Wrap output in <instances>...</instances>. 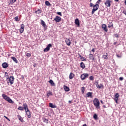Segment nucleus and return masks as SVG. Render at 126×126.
Returning <instances> with one entry per match:
<instances>
[{"label": "nucleus", "instance_id": "nucleus-1", "mask_svg": "<svg viewBox=\"0 0 126 126\" xmlns=\"http://www.w3.org/2000/svg\"><path fill=\"white\" fill-rule=\"evenodd\" d=\"M94 105L96 108V109H100V101L97 98H94Z\"/></svg>", "mask_w": 126, "mask_h": 126}, {"label": "nucleus", "instance_id": "nucleus-2", "mask_svg": "<svg viewBox=\"0 0 126 126\" xmlns=\"http://www.w3.org/2000/svg\"><path fill=\"white\" fill-rule=\"evenodd\" d=\"M98 8H99V4H96L95 5H94L93 10L92 11V14H94L95 11L98 10Z\"/></svg>", "mask_w": 126, "mask_h": 126}, {"label": "nucleus", "instance_id": "nucleus-3", "mask_svg": "<svg viewBox=\"0 0 126 126\" xmlns=\"http://www.w3.org/2000/svg\"><path fill=\"white\" fill-rule=\"evenodd\" d=\"M88 76H89V74L88 73H84L81 75V79L82 80H84V79H85V78H87Z\"/></svg>", "mask_w": 126, "mask_h": 126}, {"label": "nucleus", "instance_id": "nucleus-4", "mask_svg": "<svg viewBox=\"0 0 126 126\" xmlns=\"http://www.w3.org/2000/svg\"><path fill=\"white\" fill-rule=\"evenodd\" d=\"M8 81L10 82L11 85L13 84L14 82V77L13 76H10L8 78Z\"/></svg>", "mask_w": 126, "mask_h": 126}, {"label": "nucleus", "instance_id": "nucleus-5", "mask_svg": "<svg viewBox=\"0 0 126 126\" xmlns=\"http://www.w3.org/2000/svg\"><path fill=\"white\" fill-rule=\"evenodd\" d=\"M119 97H120V94H119V93L115 94L114 95V101H115L116 103L118 104V101L119 100Z\"/></svg>", "mask_w": 126, "mask_h": 126}, {"label": "nucleus", "instance_id": "nucleus-6", "mask_svg": "<svg viewBox=\"0 0 126 126\" xmlns=\"http://www.w3.org/2000/svg\"><path fill=\"white\" fill-rule=\"evenodd\" d=\"M104 4L107 7H110L111 6V0H107L104 3Z\"/></svg>", "mask_w": 126, "mask_h": 126}, {"label": "nucleus", "instance_id": "nucleus-7", "mask_svg": "<svg viewBox=\"0 0 126 126\" xmlns=\"http://www.w3.org/2000/svg\"><path fill=\"white\" fill-rule=\"evenodd\" d=\"M52 47V44H49L47 45L46 48L44 49V52H48L50 51V48Z\"/></svg>", "mask_w": 126, "mask_h": 126}, {"label": "nucleus", "instance_id": "nucleus-8", "mask_svg": "<svg viewBox=\"0 0 126 126\" xmlns=\"http://www.w3.org/2000/svg\"><path fill=\"white\" fill-rule=\"evenodd\" d=\"M55 21L56 22H61V21L62 20V18L59 16H57L55 19H54Z\"/></svg>", "mask_w": 126, "mask_h": 126}, {"label": "nucleus", "instance_id": "nucleus-9", "mask_svg": "<svg viewBox=\"0 0 126 126\" xmlns=\"http://www.w3.org/2000/svg\"><path fill=\"white\" fill-rule=\"evenodd\" d=\"M101 28L105 32H108V29H107V25L106 24H103Z\"/></svg>", "mask_w": 126, "mask_h": 126}, {"label": "nucleus", "instance_id": "nucleus-10", "mask_svg": "<svg viewBox=\"0 0 126 126\" xmlns=\"http://www.w3.org/2000/svg\"><path fill=\"white\" fill-rule=\"evenodd\" d=\"M23 106L24 109H25V112H26V111L29 110V109L28 108V105H27V104L24 103Z\"/></svg>", "mask_w": 126, "mask_h": 126}, {"label": "nucleus", "instance_id": "nucleus-11", "mask_svg": "<svg viewBox=\"0 0 126 126\" xmlns=\"http://www.w3.org/2000/svg\"><path fill=\"white\" fill-rule=\"evenodd\" d=\"M26 114L29 119H30V118H31V113L30 112V110H27L26 111Z\"/></svg>", "mask_w": 126, "mask_h": 126}, {"label": "nucleus", "instance_id": "nucleus-12", "mask_svg": "<svg viewBox=\"0 0 126 126\" xmlns=\"http://www.w3.org/2000/svg\"><path fill=\"white\" fill-rule=\"evenodd\" d=\"M96 87H97V88H98V89H101L103 88V87H104V85H103V84H100V85H99V84L97 83Z\"/></svg>", "mask_w": 126, "mask_h": 126}, {"label": "nucleus", "instance_id": "nucleus-13", "mask_svg": "<svg viewBox=\"0 0 126 126\" xmlns=\"http://www.w3.org/2000/svg\"><path fill=\"white\" fill-rule=\"evenodd\" d=\"M75 24H76V25H77L78 27H79V26H80V24L79 23V20H78V19H75Z\"/></svg>", "mask_w": 126, "mask_h": 126}, {"label": "nucleus", "instance_id": "nucleus-14", "mask_svg": "<svg viewBox=\"0 0 126 126\" xmlns=\"http://www.w3.org/2000/svg\"><path fill=\"white\" fill-rule=\"evenodd\" d=\"M2 97L3 98V99H4V100H6V101H7L9 98V97L7 96V95H5V94H2Z\"/></svg>", "mask_w": 126, "mask_h": 126}, {"label": "nucleus", "instance_id": "nucleus-15", "mask_svg": "<svg viewBox=\"0 0 126 126\" xmlns=\"http://www.w3.org/2000/svg\"><path fill=\"white\" fill-rule=\"evenodd\" d=\"M3 68H6L8 66V64L6 63H4L2 64Z\"/></svg>", "mask_w": 126, "mask_h": 126}, {"label": "nucleus", "instance_id": "nucleus-16", "mask_svg": "<svg viewBox=\"0 0 126 126\" xmlns=\"http://www.w3.org/2000/svg\"><path fill=\"white\" fill-rule=\"evenodd\" d=\"M87 97H89L90 98H93L92 96V93L88 92L86 94Z\"/></svg>", "mask_w": 126, "mask_h": 126}, {"label": "nucleus", "instance_id": "nucleus-17", "mask_svg": "<svg viewBox=\"0 0 126 126\" xmlns=\"http://www.w3.org/2000/svg\"><path fill=\"white\" fill-rule=\"evenodd\" d=\"M89 59L91 60L92 61H94L95 59L94 58V56L92 54H90L89 55Z\"/></svg>", "mask_w": 126, "mask_h": 126}, {"label": "nucleus", "instance_id": "nucleus-18", "mask_svg": "<svg viewBox=\"0 0 126 126\" xmlns=\"http://www.w3.org/2000/svg\"><path fill=\"white\" fill-rule=\"evenodd\" d=\"M52 95H53L52 92L51 91L47 92V98H49V97H50V96H52Z\"/></svg>", "mask_w": 126, "mask_h": 126}, {"label": "nucleus", "instance_id": "nucleus-19", "mask_svg": "<svg viewBox=\"0 0 126 126\" xmlns=\"http://www.w3.org/2000/svg\"><path fill=\"white\" fill-rule=\"evenodd\" d=\"M65 42H66V44L68 46H70V44H71L70 39H66Z\"/></svg>", "mask_w": 126, "mask_h": 126}, {"label": "nucleus", "instance_id": "nucleus-20", "mask_svg": "<svg viewBox=\"0 0 126 126\" xmlns=\"http://www.w3.org/2000/svg\"><path fill=\"white\" fill-rule=\"evenodd\" d=\"M63 88L66 92H68V91H69V88H68V87L66 86H64Z\"/></svg>", "mask_w": 126, "mask_h": 126}, {"label": "nucleus", "instance_id": "nucleus-21", "mask_svg": "<svg viewBox=\"0 0 126 126\" xmlns=\"http://www.w3.org/2000/svg\"><path fill=\"white\" fill-rule=\"evenodd\" d=\"M11 59H12V60H13V61L16 63H18V61H17V59H16V58L14 57H11Z\"/></svg>", "mask_w": 126, "mask_h": 126}, {"label": "nucleus", "instance_id": "nucleus-22", "mask_svg": "<svg viewBox=\"0 0 126 126\" xmlns=\"http://www.w3.org/2000/svg\"><path fill=\"white\" fill-rule=\"evenodd\" d=\"M7 102L10 104H14V101H12V99L9 97L7 99Z\"/></svg>", "mask_w": 126, "mask_h": 126}, {"label": "nucleus", "instance_id": "nucleus-23", "mask_svg": "<svg viewBox=\"0 0 126 126\" xmlns=\"http://www.w3.org/2000/svg\"><path fill=\"white\" fill-rule=\"evenodd\" d=\"M17 117L18 119H19V121H20V122H21L22 123H23V122H24V120H23V118H22V117H21L20 115H18Z\"/></svg>", "mask_w": 126, "mask_h": 126}, {"label": "nucleus", "instance_id": "nucleus-24", "mask_svg": "<svg viewBox=\"0 0 126 126\" xmlns=\"http://www.w3.org/2000/svg\"><path fill=\"white\" fill-rule=\"evenodd\" d=\"M80 67H81V68H85V64H84V63H83V62H81L80 63Z\"/></svg>", "mask_w": 126, "mask_h": 126}, {"label": "nucleus", "instance_id": "nucleus-25", "mask_svg": "<svg viewBox=\"0 0 126 126\" xmlns=\"http://www.w3.org/2000/svg\"><path fill=\"white\" fill-rule=\"evenodd\" d=\"M41 24L43 26V27H44V28H46V23L43 20L41 21Z\"/></svg>", "mask_w": 126, "mask_h": 126}, {"label": "nucleus", "instance_id": "nucleus-26", "mask_svg": "<svg viewBox=\"0 0 126 126\" xmlns=\"http://www.w3.org/2000/svg\"><path fill=\"white\" fill-rule=\"evenodd\" d=\"M41 12H42V11L40 9H38L37 10L35 11V13H36V14H38V15H40Z\"/></svg>", "mask_w": 126, "mask_h": 126}, {"label": "nucleus", "instance_id": "nucleus-27", "mask_svg": "<svg viewBox=\"0 0 126 126\" xmlns=\"http://www.w3.org/2000/svg\"><path fill=\"white\" fill-rule=\"evenodd\" d=\"M45 5H47V6H52V4H51V3L49 2V1H46L45 2Z\"/></svg>", "mask_w": 126, "mask_h": 126}, {"label": "nucleus", "instance_id": "nucleus-28", "mask_svg": "<svg viewBox=\"0 0 126 126\" xmlns=\"http://www.w3.org/2000/svg\"><path fill=\"white\" fill-rule=\"evenodd\" d=\"M49 107H50V108H57V106L54 105V104H53V103H49Z\"/></svg>", "mask_w": 126, "mask_h": 126}, {"label": "nucleus", "instance_id": "nucleus-29", "mask_svg": "<svg viewBox=\"0 0 126 126\" xmlns=\"http://www.w3.org/2000/svg\"><path fill=\"white\" fill-rule=\"evenodd\" d=\"M49 83L52 85V86H55V83L52 80H50L49 81Z\"/></svg>", "mask_w": 126, "mask_h": 126}, {"label": "nucleus", "instance_id": "nucleus-30", "mask_svg": "<svg viewBox=\"0 0 126 126\" xmlns=\"http://www.w3.org/2000/svg\"><path fill=\"white\" fill-rule=\"evenodd\" d=\"M108 53H106V55H103L102 58L104 59V60H107L108 59Z\"/></svg>", "mask_w": 126, "mask_h": 126}, {"label": "nucleus", "instance_id": "nucleus-31", "mask_svg": "<svg viewBox=\"0 0 126 126\" xmlns=\"http://www.w3.org/2000/svg\"><path fill=\"white\" fill-rule=\"evenodd\" d=\"M73 76H74L73 73H70L69 75V79H72V78H73Z\"/></svg>", "mask_w": 126, "mask_h": 126}, {"label": "nucleus", "instance_id": "nucleus-32", "mask_svg": "<svg viewBox=\"0 0 126 126\" xmlns=\"http://www.w3.org/2000/svg\"><path fill=\"white\" fill-rule=\"evenodd\" d=\"M43 122H44V123H46V124H48L49 123V122H48V119L45 118H43Z\"/></svg>", "mask_w": 126, "mask_h": 126}, {"label": "nucleus", "instance_id": "nucleus-33", "mask_svg": "<svg viewBox=\"0 0 126 126\" xmlns=\"http://www.w3.org/2000/svg\"><path fill=\"white\" fill-rule=\"evenodd\" d=\"M18 110H19L20 111H23L24 110V108L22 106H20L18 108Z\"/></svg>", "mask_w": 126, "mask_h": 126}, {"label": "nucleus", "instance_id": "nucleus-34", "mask_svg": "<svg viewBox=\"0 0 126 126\" xmlns=\"http://www.w3.org/2000/svg\"><path fill=\"white\" fill-rule=\"evenodd\" d=\"M94 120H98V116L97 115V114H94Z\"/></svg>", "mask_w": 126, "mask_h": 126}, {"label": "nucleus", "instance_id": "nucleus-35", "mask_svg": "<svg viewBox=\"0 0 126 126\" xmlns=\"http://www.w3.org/2000/svg\"><path fill=\"white\" fill-rule=\"evenodd\" d=\"M109 24L108 25V28H111V27H113V23L109 22Z\"/></svg>", "mask_w": 126, "mask_h": 126}, {"label": "nucleus", "instance_id": "nucleus-36", "mask_svg": "<svg viewBox=\"0 0 126 126\" xmlns=\"http://www.w3.org/2000/svg\"><path fill=\"white\" fill-rule=\"evenodd\" d=\"M5 77L7 78V79H8V78H9V77L8 76V73H7V72H5Z\"/></svg>", "mask_w": 126, "mask_h": 126}, {"label": "nucleus", "instance_id": "nucleus-37", "mask_svg": "<svg viewBox=\"0 0 126 126\" xmlns=\"http://www.w3.org/2000/svg\"><path fill=\"white\" fill-rule=\"evenodd\" d=\"M85 91V88L84 87H83L82 88V93L83 94L84 93V92Z\"/></svg>", "mask_w": 126, "mask_h": 126}, {"label": "nucleus", "instance_id": "nucleus-38", "mask_svg": "<svg viewBox=\"0 0 126 126\" xmlns=\"http://www.w3.org/2000/svg\"><path fill=\"white\" fill-rule=\"evenodd\" d=\"M57 14H58V15H60V16H63V15L62 14V12H58L57 13Z\"/></svg>", "mask_w": 126, "mask_h": 126}, {"label": "nucleus", "instance_id": "nucleus-39", "mask_svg": "<svg viewBox=\"0 0 126 126\" xmlns=\"http://www.w3.org/2000/svg\"><path fill=\"white\" fill-rule=\"evenodd\" d=\"M24 29H21V28L20 29V33H22L23 32H24Z\"/></svg>", "mask_w": 126, "mask_h": 126}, {"label": "nucleus", "instance_id": "nucleus-40", "mask_svg": "<svg viewBox=\"0 0 126 126\" xmlns=\"http://www.w3.org/2000/svg\"><path fill=\"white\" fill-rule=\"evenodd\" d=\"M80 60H83V61H84L85 62V61H86V59H85V58L83 57H80Z\"/></svg>", "mask_w": 126, "mask_h": 126}, {"label": "nucleus", "instance_id": "nucleus-41", "mask_svg": "<svg viewBox=\"0 0 126 126\" xmlns=\"http://www.w3.org/2000/svg\"><path fill=\"white\" fill-rule=\"evenodd\" d=\"M24 27H25V26H24V24H22L21 26V29H24Z\"/></svg>", "mask_w": 126, "mask_h": 126}, {"label": "nucleus", "instance_id": "nucleus-42", "mask_svg": "<svg viewBox=\"0 0 126 126\" xmlns=\"http://www.w3.org/2000/svg\"><path fill=\"white\" fill-rule=\"evenodd\" d=\"M15 20L16 21H19V20H18V17L16 16V17H15Z\"/></svg>", "mask_w": 126, "mask_h": 126}, {"label": "nucleus", "instance_id": "nucleus-43", "mask_svg": "<svg viewBox=\"0 0 126 126\" xmlns=\"http://www.w3.org/2000/svg\"><path fill=\"white\" fill-rule=\"evenodd\" d=\"M27 57H28V58H30V57H31V54H30V53H27Z\"/></svg>", "mask_w": 126, "mask_h": 126}, {"label": "nucleus", "instance_id": "nucleus-44", "mask_svg": "<svg viewBox=\"0 0 126 126\" xmlns=\"http://www.w3.org/2000/svg\"><path fill=\"white\" fill-rule=\"evenodd\" d=\"M4 117L7 120V121H9V122H10V120L9 119H8V118L5 116H4Z\"/></svg>", "mask_w": 126, "mask_h": 126}, {"label": "nucleus", "instance_id": "nucleus-45", "mask_svg": "<svg viewBox=\"0 0 126 126\" xmlns=\"http://www.w3.org/2000/svg\"><path fill=\"white\" fill-rule=\"evenodd\" d=\"M16 1V0H10V2H12V3H14Z\"/></svg>", "mask_w": 126, "mask_h": 126}, {"label": "nucleus", "instance_id": "nucleus-46", "mask_svg": "<svg viewBox=\"0 0 126 126\" xmlns=\"http://www.w3.org/2000/svg\"><path fill=\"white\" fill-rule=\"evenodd\" d=\"M90 80H94V78H93V77L92 76H91L90 77Z\"/></svg>", "mask_w": 126, "mask_h": 126}, {"label": "nucleus", "instance_id": "nucleus-47", "mask_svg": "<svg viewBox=\"0 0 126 126\" xmlns=\"http://www.w3.org/2000/svg\"><path fill=\"white\" fill-rule=\"evenodd\" d=\"M101 0H98V1L96 2V4H99Z\"/></svg>", "mask_w": 126, "mask_h": 126}, {"label": "nucleus", "instance_id": "nucleus-48", "mask_svg": "<svg viewBox=\"0 0 126 126\" xmlns=\"http://www.w3.org/2000/svg\"><path fill=\"white\" fill-rule=\"evenodd\" d=\"M114 36L116 38H119V35H118V34H114Z\"/></svg>", "mask_w": 126, "mask_h": 126}, {"label": "nucleus", "instance_id": "nucleus-49", "mask_svg": "<svg viewBox=\"0 0 126 126\" xmlns=\"http://www.w3.org/2000/svg\"><path fill=\"white\" fill-rule=\"evenodd\" d=\"M119 79H120V80H121V81L124 80V77H120Z\"/></svg>", "mask_w": 126, "mask_h": 126}, {"label": "nucleus", "instance_id": "nucleus-50", "mask_svg": "<svg viewBox=\"0 0 126 126\" xmlns=\"http://www.w3.org/2000/svg\"><path fill=\"white\" fill-rule=\"evenodd\" d=\"M90 6L91 7H92V6H93V3H90Z\"/></svg>", "mask_w": 126, "mask_h": 126}, {"label": "nucleus", "instance_id": "nucleus-51", "mask_svg": "<svg viewBox=\"0 0 126 126\" xmlns=\"http://www.w3.org/2000/svg\"><path fill=\"white\" fill-rule=\"evenodd\" d=\"M116 56H117V58H122V56H120L119 55H117Z\"/></svg>", "mask_w": 126, "mask_h": 126}, {"label": "nucleus", "instance_id": "nucleus-52", "mask_svg": "<svg viewBox=\"0 0 126 126\" xmlns=\"http://www.w3.org/2000/svg\"><path fill=\"white\" fill-rule=\"evenodd\" d=\"M92 52H95V49H94V48H93L92 50Z\"/></svg>", "mask_w": 126, "mask_h": 126}, {"label": "nucleus", "instance_id": "nucleus-53", "mask_svg": "<svg viewBox=\"0 0 126 126\" xmlns=\"http://www.w3.org/2000/svg\"><path fill=\"white\" fill-rule=\"evenodd\" d=\"M100 103H101V104H104V102H103L102 100H100Z\"/></svg>", "mask_w": 126, "mask_h": 126}, {"label": "nucleus", "instance_id": "nucleus-54", "mask_svg": "<svg viewBox=\"0 0 126 126\" xmlns=\"http://www.w3.org/2000/svg\"><path fill=\"white\" fill-rule=\"evenodd\" d=\"M78 56H79V57H80V58H81V57H82V56H81V55H80V54H78Z\"/></svg>", "mask_w": 126, "mask_h": 126}, {"label": "nucleus", "instance_id": "nucleus-55", "mask_svg": "<svg viewBox=\"0 0 126 126\" xmlns=\"http://www.w3.org/2000/svg\"><path fill=\"white\" fill-rule=\"evenodd\" d=\"M83 126H87V125H86V124H84Z\"/></svg>", "mask_w": 126, "mask_h": 126}, {"label": "nucleus", "instance_id": "nucleus-56", "mask_svg": "<svg viewBox=\"0 0 126 126\" xmlns=\"http://www.w3.org/2000/svg\"><path fill=\"white\" fill-rule=\"evenodd\" d=\"M115 1H117V2H118V1H119V0H114Z\"/></svg>", "mask_w": 126, "mask_h": 126}, {"label": "nucleus", "instance_id": "nucleus-57", "mask_svg": "<svg viewBox=\"0 0 126 126\" xmlns=\"http://www.w3.org/2000/svg\"><path fill=\"white\" fill-rule=\"evenodd\" d=\"M104 108H106V105H103Z\"/></svg>", "mask_w": 126, "mask_h": 126}, {"label": "nucleus", "instance_id": "nucleus-58", "mask_svg": "<svg viewBox=\"0 0 126 126\" xmlns=\"http://www.w3.org/2000/svg\"><path fill=\"white\" fill-rule=\"evenodd\" d=\"M69 103H71V101L69 100Z\"/></svg>", "mask_w": 126, "mask_h": 126}, {"label": "nucleus", "instance_id": "nucleus-59", "mask_svg": "<svg viewBox=\"0 0 126 126\" xmlns=\"http://www.w3.org/2000/svg\"><path fill=\"white\" fill-rule=\"evenodd\" d=\"M35 65H36V64H34L33 66H35Z\"/></svg>", "mask_w": 126, "mask_h": 126}, {"label": "nucleus", "instance_id": "nucleus-60", "mask_svg": "<svg viewBox=\"0 0 126 126\" xmlns=\"http://www.w3.org/2000/svg\"><path fill=\"white\" fill-rule=\"evenodd\" d=\"M92 0H90V1H91Z\"/></svg>", "mask_w": 126, "mask_h": 126}]
</instances>
